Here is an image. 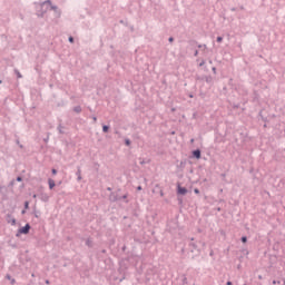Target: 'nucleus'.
Wrapping results in <instances>:
<instances>
[{"instance_id": "obj_1", "label": "nucleus", "mask_w": 285, "mask_h": 285, "mask_svg": "<svg viewBox=\"0 0 285 285\" xmlns=\"http://www.w3.org/2000/svg\"><path fill=\"white\" fill-rule=\"evenodd\" d=\"M19 233H20L21 235H28V234L30 233V224H27L24 227H21V228L19 229Z\"/></svg>"}, {"instance_id": "obj_2", "label": "nucleus", "mask_w": 285, "mask_h": 285, "mask_svg": "<svg viewBox=\"0 0 285 285\" xmlns=\"http://www.w3.org/2000/svg\"><path fill=\"white\" fill-rule=\"evenodd\" d=\"M188 193V189L186 187L178 186V195H186Z\"/></svg>"}, {"instance_id": "obj_3", "label": "nucleus", "mask_w": 285, "mask_h": 285, "mask_svg": "<svg viewBox=\"0 0 285 285\" xmlns=\"http://www.w3.org/2000/svg\"><path fill=\"white\" fill-rule=\"evenodd\" d=\"M193 155L196 157V159H202V151L199 149L194 150Z\"/></svg>"}, {"instance_id": "obj_4", "label": "nucleus", "mask_w": 285, "mask_h": 285, "mask_svg": "<svg viewBox=\"0 0 285 285\" xmlns=\"http://www.w3.org/2000/svg\"><path fill=\"white\" fill-rule=\"evenodd\" d=\"M48 184H49L50 190H52V188H55V186H56L55 180L52 178L48 179Z\"/></svg>"}, {"instance_id": "obj_5", "label": "nucleus", "mask_w": 285, "mask_h": 285, "mask_svg": "<svg viewBox=\"0 0 285 285\" xmlns=\"http://www.w3.org/2000/svg\"><path fill=\"white\" fill-rule=\"evenodd\" d=\"M42 6H49V10H55V7H52V3L50 1L43 2Z\"/></svg>"}, {"instance_id": "obj_6", "label": "nucleus", "mask_w": 285, "mask_h": 285, "mask_svg": "<svg viewBox=\"0 0 285 285\" xmlns=\"http://www.w3.org/2000/svg\"><path fill=\"white\" fill-rule=\"evenodd\" d=\"M8 224H11L12 226H14V224H17V219L11 218L8 220Z\"/></svg>"}, {"instance_id": "obj_7", "label": "nucleus", "mask_w": 285, "mask_h": 285, "mask_svg": "<svg viewBox=\"0 0 285 285\" xmlns=\"http://www.w3.org/2000/svg\"><path fill=\"white\" fill-rule=\"evenodd\" d=\"M73 110H75V112H81V107H76V108H73Z\"/></svg>"}, {"instance_id": "obj_8", "label": "nucleus", "mask_w": 285, "mask_h": 285, "mask_svg": "<svg viewBox=\"0 0 285 285\" xmlns=\"http://www.w3.org/2000/svg\"><path fill=\"white\" fill-rule=\"evenodd\" d=\"M242 242H243V244H246V242H248V238H246V236H243Z\"/></svg>"}, {"instance_id": "obj_9", "label": "nucleus", "mask_w": 285, "mask_h": 285, "mask_svg": "<svg viewBox=\"0 0 285 285\" xmlns=\"http://www.w3.org/2000/svg\"><path fill=\"white\" fill-rule=\"evenodd\" d=\"M222 41H224V38L217 37V42H218V43H222Z\"/></svg>"}, {"instance_id": "obj_10", "label": "nucleus", "mask_w": 285, "mask_h": 285, "mask_svg": "<svg viewBox=\"0 0 285 285\" xmlns=\"http://www.w3.org/2000/svg\"><path fill=\"white\" fill-rule=\"evenodd\" d=\"M108 128H109V127L105 125V126L102 127V131H104V132H107V131H108Z\"/></svg>"}, {"instance_id": "obj_11", "label": "nucleus", "mask_w": 285, "mask_h": 285, "mask_svg": "<svg viewBox=\"0 0 285 285\" xmlns=\"http://www.w3.org/2000/svg\"><path fill=\"white\" fill-rule=\"evenodd\" d=\"M69 41H70V43H75V38L69 37Z\"/></svg>"}, {"instance_id": "obj_12", "label": "nucleus", "mask_w": 285, "mask_h": 285, "mask_svg": "<svg viewBox=\"0 0 285 285\" xmlns=\"http://www.w3.org/2000/svg\"><path fill=\"white\" fill-rule=\"evenodd\" d=\"M194 193L196 194V195H199V189H194Z\"/></svg>"}, {"instance_id": "obj_13", "label": "nucleus", "mask_w": 285, "mask_h": 285, "mask_svg": "<svg viewBox=\"0 0 285 285\" xmlns=\"http://www.w3.org/2000/svg\"><path fill=\"white\" fill-rule=\"evenodd\" d=\"M51 173H52V175H56L57 174V169H52Z\"/></svg>"}, {"instance_id": "obj_14", "label": "nucleus", "mask_w": 285, "mask_h": 285, "mask_svg": "<svg viewBox=\"0 0 285 285\" xmlns=\"http://www.w3.org/2000/svg\"><path fill=\"white\" fill-rule=\"evenodd\" d=\"M126 145H127V146H130V140H126Z\"/></svg>"}, {"instance_id": "obj_15", "label": "nucleus", "mask_w": 285, "mask_h": 285, "mask_svg": "<svg viewBox=\"0 0 285 285\" xmlns=\"http://www.w3.org/2000/svg\"><path fill=\"white\" fill-rule=\"evenodd\" d=\"M227 285H233V282L228 281V282H227Z\"/></svg>"}, {"instance_id": "obj_16", "label": "nucleus", "mask_w": 285, "mask_h": 285, "mask_svg": "<svg viewBox=\"0 0 285 285\" xmlns=\"http://www.w3.org/2000/svg\"><path fill=\"white\" fill-rule=\"evenodd\" d=\"M169 41H170V43H173L174 39H173V38H169Z\"/></svg>"}, {"instance_id": "obj_17", "label": "nucleus", "mask_w": 285, "mask_h": 285, "mask_svg": "<svg viewBox=\"0 0 285 285\" xmlns=\"http://www.w3.org/2000/svg\"><path fill=\"white\" fill-rule=\"evenodd\" d=\"M17 181H21V177H18V178H17Z\"/></svg>"}, {"instance_id": "obj_18", "label": "nucleus", "mask_w": 285, "mask_h": 285, "mask_svg": "<svg viewBox=\"0 0 285 285\" xmlns=\"http://www.w3.org/2000/svg\"><path fill=\"white\" fill-rule=\"evenodd\" d=\"M137 190H141V186H138V187H137Z\"/></svg>"}, {"instance_id": "obj_19", "label": "nucleus", "mask_w": 285, "mask_h": 285, "mask_svg": "<svg viewBox=\"0 0 285 285\" xmlns=\"http://www.w3.org/2000/svg\"><path fill=\"white\" fill-rule=\"evenodd\" d=\"M18 77H19V79H21V73L18 72Z\"/></svg>"}, {"instance_id": "obj_20", "label": "nucleus", "mask_w": 285, "mask_h": 285, "mask_svg": "<svg viewBox=\"0 0 285 285\" xmlns=\"http://www.w3.org/2000/svg\"><path fill=\"white\" fill-rule=\"evenodd\" d=\"M94 121H95V122L97 121V117H94Z\"/></svg>"}, {"instance_id": "obj_21", "label": "nucleus", "mask_w": 285, "mask_h": 285, "mask_svg": "<svg viewBox=\"0 0 285 285\" xmlns=\"http://www.w3.org/2000/svg\"><path fill=\"white\" fill-rule=\"evenodd\" d=\"M26 208H28V203L24 204Z\"/></svg>"}, {"instance_id": "obj_22", "label": "nucleus", "mask_w": 285, "mask_h": 285, "mask_svg": "<svg viewBox=\"0 0 285 285\" xmlns=\"http://www.w3.org/2000/svg\"><path fill=\"white\" fill-rule=\"evenodd\" d=\"M7 279H10V275L7 276Z\"/></svg>"}, {"instance_id": "obj_23", "label": "nucleus", "mask_w": 285, "mask_h": 285, "mask_svg": "<svg viewBox=\"0 0 285 285\" xmlns=\"http://www.w3.org/2000/svg\"><path fill=\"white\" fill-rule=\"evenodd\" d=\"M11 284H14V279L11 281Z\"/></svg>"}]
</instances>
